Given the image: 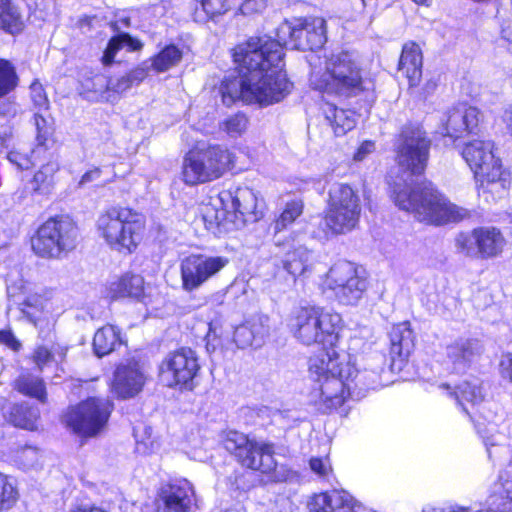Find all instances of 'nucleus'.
Instances as JSON below:
<instances>
[{"mask_svg":"<svg viewBox=\"0 0 512 512\" xmlns=\"http://www.w3.org/2000/svg\"><path fill=\"white\" fill-rule=\"evenodd\" d=\"M276 36L277 40L267 35L251 37L234 49L233 58L240 71L238 77H227L221 83L220 93L226 106L238 100L268 106L284 99L292 84L282 70V45L297 50L321 48L326 42V21L320 17L285 21Z\"/></svg>","mask_w":512,"mask_h":512,"instance_id":"1","label":"nucleus"},{"mask_svg":"<svg viewBox=\"0 0 512 512\" xmlns=\"http://www.w3.org/2000/svg\"><path fill=\"white\" fill-rule=\"evenodd\" d=\"M358 370L350 354L339 353L336 349L323 351L310 357L308 371L313 381L312 397L316 404L329 411L342 405L351 393V384L359 389H376L382 386L385 356L374 353L365 357Z\"/></svg>","mask_w":512,"mask_h":512,"instance_id":"2","label":"nucleus"},{"mask_svg":"<svg viewBox=\"0 0 512 512\" xmlns=\"http://www.w3.org/2000/svg\"><path fill=\"white\" fill-rule=\"evenodd\" d=\"M395 204L411 213L418 221L432 225L458 222L469 216L467 209L451 203L430 182H393Z\"/></svg>","mask_w":512,"mask_h":512,"instance_id":"3","label":"nucleus"},{"mask_svg":"<svg viewBox=\"0 0 512 512\" xmlns=\"http://www.w3.org/2000/svg\"><path fill=\"white\" fill-rule=\"evenodd\" d=\"M309 63V84L314 90L348 98L373 88L372 81L364 76L357 59L349 52L332 53L323 60L312 56Z\"/></svg>","mask_w":512,"mask_h":512,"instance_id":"4","label":"nucleus"},{"mask_svg":"<svg viewBox=\"0 0 512 512\" xmlns=\"http://www.w3.org/2000/svg\"><path fill=\"white\" fill-rule=\"evenodd\" d=\"M462 156L474 173L478 194L485 200L501 198L510 185V175L493 154V143L475 139L465 145Z\"/></svg>","mask_w":512,"mask_h":512,"instance_id":"5","label":"nucleus"},{"mask_svg":"<svg viewBox=\"0 0 512 512\" xmlns=\"http://www.w3.org/2000/svg\"><path fill=\"white\" fill-rule=\"evenodd\" d=\"M99 236L112 250L131 254L140 244L145 229L143 217L127 207H111L96 221Z\"/></svg>","mask_w":512,"mask_h":512,"instance_id":"6","label":"nucleus"},{"mask_svg":"<svg viewBox=\"0 0 512 512\" xmlns=\"http://www.w3.org/2000/svg\"><path fill=\"white\" fill-rule=\"evenodd\" d=\"M342 329L340 314L325 310L321 307L300 308L290 320V330L293 336L304 345L321 344L323 351L335 349L339 332Z\"/></svg>","mask_w":512,"mask_h":512,"instance_id":"7","label":"nucleus"},{"mask_svg":"<svg viewBox=\"0 0 512 512\" xmlns=\"http://www.w3.org/2000/svg\"><path fill=\"white\" fill-rule=\"evenodd\" d=\"M218 201V209L208 205L203 208V219L209 224V229L214 226L225 230L240 229L246 222L258 219L257 196L248 187L223 190L219 193Z\"/></svg>","mask_w":512,"mask_h":512,"instance_id":"8","label":"nucleus"},{"mask_svg":"<svg viewBox=\"0 0 512 512\" xmlns=\"http://www.w3.org/2000/svg\"><path fill=\"white\" fill-rule=\"evenodd\" d=\"M431 140L426 131L419 124H406L398 134L394 148L396 162L402 170V175L397 176L394 182H408L418 180L427 167Z\"/></svg>","mask_w":512,"mask_h":512,"instance_id":"9","label":"nucleus"},{"mask_svg":"<svg viewBox=\"0 0 512 512\" xmlns=\"http://www.w3.org/2000/svg\"><path fill=\"white\" fill-rule=\"evenodd\" d=\"M78 240V228L68 217L45 221L31 239L32 249L43 258H60L72 251Z\"/></svg>","mask_w":512,"mask_h":512,"instance_id":"10","label":"nucleus"},{"mask_svg":"<svg viewBox=\"0 0 512 512\" xmlns=\"http://www.w3.org/2000/svg\"><path fill=\"white\" fill-rule=\"evenodd\" d=\"M361 205L358 193L348 184L335 183L329 189L324 222L333 234L353 230L360 218Z\"/></svg>","mask_w":512,"mask_h":512,"instance_id":"11","label":"nucleus"},{"mask_svg":"<svg viewBox=\"0 0 512 512\" xmlns=\"http://www.w3.org/2000/svg\"><path fill=\"white\" fill-rule=\"evenodd\" d=\"M112 410L109 400L91 397L69 408L63 422L81 437H96L105 429Z\"/></svg>","mask_w":512,"mask_h":512,"instance_id":"12","label":"nucleus"},{"mask_svg":"<svg viewBox=\"0 0 512 512\" xmlns=\"http://www.w3.org/2000/svg\"><path fill=\"white\" fill-rule=\"evenodd\" d=\"M200 371L198 356L191 348L182 347L169 352L158 367L159 381L168 388L192 391Z\"/></svg>","mask_w":512,"mask_h":512,"instance_id":"13","label":"nucleus"},{"mask_svg":"<svg viewBox=\"0 0 512 512\" xmlns=\"http://www.w3.org/2000/svg\"><path fill=\"white\" fill-rule=\"evenodd\" d=\"M223 445L243 466L264 474L276 473L277 463L272 444L250 440L238 431H229Z\"/></svg>","mask_w":512,"mask_h":512,"instance_id":"14","label":"nucleus"},{"mask_svg":"<svg viewBox=\"0 0 512 512\" xmlns=\"http://www.w3.org/2000/svg\"><path fill=\"white\" fill-rule=\"evenodd\" d=\"M322 286L344 305H354L367 289V279L358 267L346 260L334 263L326 273Z\"/></svg>","mask_w":512,"mask_h":512,"instance_id":"15","label":"nucleus"},{"mask_svg":"<svg viewBox=\"0 0 512 512\" xmlns=\"http://www.w3.org/2000/svg\"><path fill=\"white\" fill-rule=\"evenodd\" d=\"M228 262L226 257L204 254H192L184 258L180 265L183 290L186 292L197 290L218 274Z\"/></svg>","mask_w":512,"mask_h":512,"instance_id":"16","label":"nucleus"},{"mask_svg":"<svg viewBox=\"0 0 512 512\" xmlns=\"http://www.w3.org/2000/svg\"><path fill=\"white\" fill-rule=\"evenodd\" d=\"M482 120L483 115L478 108L459 104L447 112L441 133L451 139L477 134Z\"/></svg>","mask_w":512,"mask_h":512,"instance_id":"17","label":"nucleus"},{"mask_svg":"<svg viewBox=\"0 0 512 512\" xmlns=\"http://www.w3.org/2000/svg\"><path fill=\"white\" fill-rule=\"evenodd\" d=\"M160 512H189L194 502V489L186 479L174 480L160 491Z\"/></svg>","mask_w":512,"mask_h":512,"instance_id":"18","label":"nucleus"},{"mask_svg":"<svg viewBox=\"0 0 512 512\" xmlns=\"http://www.w3.org/2000/svg\"><path fill=\"white\" fill-rule=\"evenodd\" d=\"M145 376L136 362H128L117 367L112 382V392L121 399L132 398L143 388Z\"/></svg>","mask_w":512,"mask_h":512,"instance_id":"19","label":"nucleus"},{"mask_svg":"<svg viewBox=\"0 0 512 512\" xmlns=\"http://www.w3.org/2000/svg\"><path fill=\"white\" fill-rule=\"evenodd\" d=\"M482 352L483 346L480 341L467 337L455 339L446 347L448 364L457 373L466 371Z\"/></svg>","mask_w":512,"mask_h":512,"instance_id":"20","label":"nucleus"},{"mask_svg":"<svg viewBox=\"0 0 512 512\" xmlns=\"http://www.w3.org/2000/svg\"><path fill=\"white\" fill-rule=\"evenodd\" d=\"M270 332L269 317L257 314L247 319L234 331V342L239 348L260 347Z\"/></svg>","mask_w":512,"mask_h":512,"instance_id":"21","label":"nucleus"},{"mask_svg":"<svg viewBox=\"0 0 512 512\" xmlns=\"http://www.w3.org/2000/svg\"><path fill=\"white\" fill-rule=\"evenodd\" d=\"M355 500L346 491L316 494L308 503L310 512H355Z\"/></svg>","mask_w":512,"mask_h":512,"instance_id":"22","label":"nucleus"},{"mask_svg":"<svg viewBox=\"0 0 512 512\" xmlns=\"http://www.w3.org/2000/svg\"><path fill=\"white\" fill-rule=\"evenodd\" d=\"M198 154H205L207 159L203 160V169L207 171L208 181L220 178L230 167L232 155L229 150L220 145H211L207 148L197 149Z\"/></svg>","mask_w":512,"mask_h":512,"instance_id":"23","label":"nucleus"},{"mask_svg":"<svg viewBox=\"0 0 512 512\" xmlns=\"http://www.w3.org/2000/svg\"><path fill=\"white\" fill-rule=\"evenodd\" d=\"M286 249L282 259L283 268L293 279L306 273L312 264V252L300 244L285 243Z\"/></svg>","mask_w":512,"mask_h":512,"instance_id":"24","label":"nucleus"},{"mask_svg":"<svg viewBox=\"0 0 512 512\" xmlns=\"http://www.w3.org/2000/svg\"><path fill=\"white\" fill-rule=\"evenodd\" d=\"M423 56L418 44L406 43L399 60V71L407 78L411 87L417 86L422 77Z\"/></svg>","mask_w":512,"mask_h":512,"instance_id":"25","label":"nucleus"},{"mask_svg":"<svg viewBox=\"0 0 512 512\" xmlns=\"http://www.w3.org/2000/svg\"><path fill=\"white\" fill-rule=\"evenodd\" d=\"M389 337L392 360L395 361V358H399L403 361L408 358L414 348V336L409 322L394 325Z\"/></svg>","mask_w":512,"mask_h":512,"instance_id":"26","label":"nucleus"},{"mask_svg":"<svg viewBox=\"0 0 512 512\" xmlns=\"http://www.w3.org/2000/svg\"><path fill=\"white\" fill-rule=\"evenodd\" d=\"M440 389L444 390L447 395L453 396L457 403L462 406L463 410L470 415L468 408L465 403H469L472 406H476L481 403L484 399L481 383L479 380L474 379L472 381H464L459 384L455 389H452L447 384L439 386Z\"/></svg>","mask_w":512,"mask_h":512,"instance_id":"27","label":"nucleus"},{"mask_svg":"<svg viewBox=\"0 0 512 512\" xmlns=\"http://www.w3.org/2000/svg\"><path fill=\"white\" fill-rule=\"evenodd\" d=\"M480 259H489L499 256L506 245L501 231L496 227L477 228Z\"/></svg>","mask_w":512,"mask_h":512,"instance_id":"28","label":"nucleus"},{"mask_svg":"<svg viewBox=\"0 0 512 512\" xmlns=\"http://www.w3.org/2000/svg\"><path fill=\"white\" fill-rule=\"evenodd\" d=\"M323 115L336 136H343L356 125L353 111L339 109L334 104L325 103L322 106Z\"/></svg>","mask_w":512,"mask_h":512,"instance_id":"29","label":"nucleus"},{"mask_svg":"<svg viewBox=\"0 0 512 512\" xmlns=\"http://www.w3.org/2000/svg\"><path fill=\"white\" fill-rule=\"evenodd\" d=\"M144 291V280L140 275L125 274L118 280L111 282L108 294L112 299L125 297L138 299Z\"/></svg>","mask_w":512,"mask_h":512,"instance_id":"30","label":"nucleus"},{"mask_svg":"<svg viewBox=\"0 0 512 512\" xmlns=\"http://www.w3.org/2000/svg\"><path fill=\"white\" fill-rule=\"evenodd\" d=\"M207 159L205 154H198L197 150L189 151L184 157L182 164V179L188 185L209 182L203 169V160Z\"/></svg>","mask_w":512,"mask_h":512,"instance_id":"31","label":"nucleus"},{"mask_svg":"<svg viewBox=\"0 0 512 512\" xmlns=\"http://www.w3.org/2000/svg\"><path fill=\"white\" fill-rule=\"evenodd\" d=\"M122 343L120 330L113 325H106L96 331L93 349L98 357H103L113 352Z\"/></svg>","mask_w":512,"mask_h":512,"instance_id":"32","label":"nucleus"},{"mask_svg":"<svg viewBox=\"0 0 512 512\" xmlns=\"http://www.w3.org/2000/svg\"><path fill=\"white\" fill-rule=\"evenodd\" d=\"M14 388L23 395L46 401V388L43 380L28 372L21 373L14 382Z\"/></svg>","mask_w":512,"mask_h":512,"instance_id":"33","label":"nucleus"},{"mask_svg":"<svg viewBox=\"0 0 512 512\" xmlns=\"http://www.w3.org/2000/svg\"><path fill=\"white\" fill-rule=\"evenodd\" d=\"M126 48L128 51H135L141 48V43L132 38L127 33H119L112 37L102 56V62L104 65H110L114 62V58L117 52L121 49Z\"/></svg>","mask_w":512,"mask_h":512,"instance_id":"34","label":"nucleus"},{"mask_svg":"<svg viewBox=\"0 0 512 512\" xmlns=\"http://www.w3.org/2000/svg\"><path fill=\"white\" fill-rule=\"evenodd\" d=\"M148 70V64L143 63L131 70L126 75L116 79H110V91L120 94L127 91L132 86L140 84L147 77Z\"/></svg>","mask_w":512,"mask_h":512,"instance_id":"35","label":"nucleus"},{"mask_svg":"<svg viewBox=\"0 0 512 512\" xmlns=\"http://www.w3.org/2000/svg\"><path fill=\"white\" fill-rule=\"evenodd\" d=\"M39 418V410L26 403L14 405L10 412V421L17 427L34 430Z\"/></svg>","mask_w":512,"mask_h":512,"instance_id":"36","label":"nucleus"},{"mask_svg":"<svg viewBox=\"0 0 512 512\" xmlns=\"http://www.w3.org/2000/svg\"><path fill=\"white\" fill-rule=\"evenodd\" d=\"M182 58V51L175 45L164 47L156 56L151 59L149 68L161 73L177 65Z\"/></svg>","mask_w":512,"mask_h":512,"instance_id":"37","label":"nucleus"},{"mask_svg":"<svg viewBox=\"0 0 512 512\" xmlns=\"http://www.w3.org/2000/svg\"><path fill=\"white\" fill-rule=\"evenodd\" d=\"M454 245L458 254L472 259H480L477 228L470 232L457 234Z\"/></svg>","mask_w":512,"mask_h":512,"instance_id":"38","label":"nucleus"},{"mask_svg":"<svg viewBox=\"0 0 512 512\" xmlns=\"http://www.w3.org/2000/svg\"><path fill=\"white\" fill-rule=\"evenodd\" d=\"M481 434L490 460H500L508 453L507 447L502 443L504 436L496 433L494 426L486 428Z\"/></svg>","mask_w":512,"mask_h":512,"instance_id":"39","label":"nucleus"},{"mask_svg":"<svg viewBox=\"0 0 512 512\" xmlns=\"http://www.w3.org/2000/svg\"><path fill=\"white\" fill-rule=\"evenodd\" d=\"M42 458V453L38 448L24 446L15 451L13 461L23 470H33L42 466Z\"/></svg>","mask_w":512,"mask_h":512,"instance_id":"40","label":"nucleus"},{"mask_svg":"<svg viewBox=\"0 0 512 512\" xmlns=\"http://www.w3.org/2000/svg\"><path fill=\"white\" fill-rule=\"evenodd\" d=\"M57 170L58 164L54 161H48L42 165L32 179L33 191L39 194L49 193L53 184V175Z\"/></svg>","mask_w":512,"mask_h":512,"instance_id":"41","label":"nucleus"},{"mask_svg":"<svg viewBox=\"0 0 512 512\" xmlns=\"http://www.w3.org/2000/svg\"><path fill=\"white\" fill-rule=\"evenodd\" d=\"M19 493L13 479L0 473V512L10 510L17 502Z\"/></svg>","mask_w":512,"mask_h":512,"instance_id":"42","label":"nucleus"},{"mask_svg":"<svg viewBox=\"0 0 512 512\" xmlns=\"http://www.w3.org/2000/svg\"><path fill=\"white\" fill-rule=\"evenodd\" d=\"M0 28L10 33L21 29L20 15L11 0H0Z\"/></svg>","mask_w":512,"mask_h":512,"instance_id":"43","label":"nucleus"},{"mask_svg":"<svg viewBox=\"0 0 512 512\" xmlns=\"http://www.w3.org/2000/svg\"><path fill=\"white\" fill-rule=\"evenodd\" d=\"M19 309L22 317L37 327L42 319L44 302L40 297L31 295L20 304Z\"/></svg>","mask_w":512,"mask_h":512,"instance_id":"44","label":"nucleus"},{"mask_svg":"<svg viewBox=\"0 0 512 512\" xmlns=\"http://www.w3.org/2000/svg\"><path fill=\"white\" fill-rule=\"evenodd\" d=\"M18 80L14 65L0 58V98L10 94L17 87Z\"/></svg>","mask_w":512,"mask_h":512,"instance_id":"45","label":"nucleus"},{"mask_svg":"<svg viewBox=\"0 0 512 512\" xmlns=\"http://www.w3.org/2000/svg\"><path fill=\"white\" fill-rule=\"evenodd\" d=\"M303 212L302 200H292L286 206L274 223V230L280 232L292 224Z\"/></svg>","mask_w":512,"mask_h":512,"instance_id":"46","label":"nucleus"},{"mask_svg":"<svg viewBox=\"0 0 512 512\" xmlns=\"http://www.w3.org/2000/svg\"><path fill=\"white\" fill-rule=\"evenodd\" d=\"M248 119L243 113H237L224 119L220 128L231 137L240 136L247 129Z\"/></svg>","mask_w":512,"mask_h":512,"instance_id":"47","label":"nucleus"},{"mask_svg":"<svg viewBox=\"0 0 512 512\" xmlns=\"http://www.w3.org/2000/svg\"><path fill=\"white\" fill-rule=\"evenodd\" d=\"M208 19L224 15L231 8V0H196Z\"/></svg>","mask_w":512,"mask_h":512,"instance_id":"48","label":"nucleus"},{"mask_svg":"<svg viewBox=\"0 0 512 512\" xmlns=\"http://www.w3.org/2000/svg\"><path fill=\"white\" fill-rule=\"evenodd\" d=\"M34 120H35V126H36V130H37L36 139L38 141V145H37L36 149H34L32 151L33 155L41 154L42 152H45L44 144H45L46 140L48 139V137L52 133L51 124L44 115H42L40 113H36Z\"/></svg>","mask_w":512,"mask_h":512,"instance_id":"49","label":"nucleus"},{"mask_svg":"<svg viewBox=\"0 0 512 512\" xmlns=\"http://www.w3.org/2000/svg\"><path fill=\"white\" fill-rule=\"evenodd\" d=\"M30 95H31V100H32L34 106L39 111L48 110L49 100H48L47 94L40 82L34 81L30 85Z\"/></svg>","mask_w":512,"mask_h":512,"instance_id":"50","label":"nucleus"},{"mask_svg":"<svg viewBox=\"0 0 512 512\" xmlns=\"http://www.w3.org/2000/svg\"><path fill=\"white\" fill-rule=\"evenodd\" d=\"M110 79L108 80L103 75H95L92 79L87 80L84 87L91 92H94L97 96H101L104 92L110 91Z\"/></svg>","mask_w":512,"mask_h":512,"instance_id":"51","label":"nucleus"},{"mask_svg":"<svg viewBox=\"0 0 512 512\" xmlns=\"http://www.w3.org/2000/svg\"><path fill=\"white\" fill-rule=\"evenodd\" d=\"M38 155L39 154L33 155V153L31 152V157H29L27 154H23L18 151H11V152H9L7 158L11 163L16 165L17 168L24 170V169H29L31 166H33L35 164L34 159Z\"/></svg>","mask_w":512,"mask_h":512,"instance_id":"52","label":"nucleus"},{"mask_svg":"<svg viewBox=\"0 0 512 512\" xmlns=\"http://www.w3.org/2000/svg\"><path fill=\"white\" fill-rule=\"evenodd\" d=\"M493 489L502 499L512 504V479L500 476L498 482L494 484Z\"/></svg>","mask_w":512,"mask_h":512,"instance_id":"53","label":"nucleus"},{"mask_svg":"<svg viewBox=\"0 0 512 512\" xmlns=\"http://www.w3.org/2000/svg\"><path fill=\"white\" fill-rule=\"evenodd\" d=\"M267 3L268 0H244L239 9L243 15H253L263 12Z\"/></svg>","mask_w":512,"mask_h":512,"instance_id":"54","label":"nucleus"},{"mask_svg":"<svg viewBox=\"0 0 512 512\" xmlns=\"http://www.w3.org/2000/svg\"><path fill=\"white\" fill-rule=\"evenodd\" d=\"M499 374L503 380L512 383V353H506L501 356Z\"/></svg>","mask_w":512,"mask_h":512,"instance_id":"55","label":"nucleus"},{"mask_svg":"<svg viewBox=\"0 0 512 512\" xmlns=\"http://www.w3.org/2000/svg\"><path fill=\"white\" fill-rule=\"evenodd\" d=\"M310 468L319 476L325 477L331 471V465L328 459L311 458L309 461Z\"/></svg>","mask_w":512,"mask_h":512,"instance_id":"56","label":"nucleus"},{"mask_svg":"<svg viewBox=\"0 0 512 512\" xmlns=\"http://www.w3.org/2000/svg\"><path fill=\"white\" fill-rule=\"evenodd\" d=\"M34 362L40 370L52 359L51 352L45 347H38L34 352Z\"/></svg>","mask_w":512,"mask_h":512,"instance_id":"57","label":"nucleus"},{"mask_svg":"<svg viewBox=\"0 0 512 512\" xmlns=\"http://www.w3.org/2000/svg\"><path fill=\"white\" fill-rule=\"evenodd\" d=\"M0 343L6 345L13 351H18L21 347V343L10 330L0 331Z\"/></svg>","mask_w":512,"mask_h":512,"instance_id":"58","label":"nucleus"},{"mask_svg":"<svg viewBox=\"0 0 512 512\" xmlns=\"http://www.w3.org/2000/svg\"><path fill=\"white\" fill-rule=\"evenodd\" d=\"M374 150H375L374 142L364 141L357 149L353 158L355 161H363L369 154L374 152Z\"/></svg>","mask_w":512,"mask_h":512,"instance_id":"59","label":"nucleus"},{"mask_svg":"<svg viewBox=\"0 0 512 512\" xmlns=\"http://www.w3.org/2000/svg\"><path fill=\"white\" fill-rule=\"evenodd\" d=\"M11 137V127L5 117H0V150L5 146Z\"/></svg>","mask_w":512,"mask_h":512,"instance_id":"60","label":"nucleus"},{"mask_svg":"<svg viewBox=\"0 0 512 512\" xmlns=\"http://www.w3.org/2000/svg\"><path fill=\"white\" fill-rule=\"evenodd\" d=\"M101 173H102V171L98 167H95V168L85 172L79 181V186H84L86 184H89L91 182L98 180L101 176Z\"/></svg>","mask_w":512,"mask_h":512,"instance_id":"61","label":"nucleus"},{"mask_svg":"<svg viewBox=\"0 0 512 512\" xmlns=\"http://www.w3.org/2000/svg\"><path fill=\"white\" fill-rule=\"evenodd\" d=\"M68 512H106L103 508L92 503H78Z\"/></svg>","mask_w":512,"mask_h":512,"instance_id":"62","label":"nucleus"},{"mask_svg":"<svg viewBox=\"0 0 512 512\" xmlns=\"http://www.w3.org/2000/svg\"><path fill=\"white\" fill-rule=\"evenodd\" d=\"M503 121L506 124L507 130L512 135V104L505 110Z\"/></svg>","mask_w":512,"mask_h":512,"instance_id":"63","label":"nucleus"},{"mask_svg":"<svg viewBox=\"0 0 512 512\" xmlns=\"http://www.w3.org/2000/svg\"><path fill=\"white\" fill-rule=\"evenodd\" d=\"M136 449L140 453H148L147 445L145 442L137 441Z\"/></svg>","mask_w":512,"mask_h":512,"instance_id":"64","label":"nucleus"}]
</instances>
